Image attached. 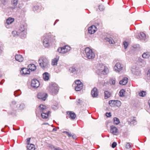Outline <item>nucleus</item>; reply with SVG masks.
Masks as SVG:
<instances>
[{
  "label": "nucleus",
  "instance_id": "f257e3e1",
  "mask_svg": "<svg viewBox=\"0 0 150 150\" xmlns=\"http://www.w3.org/2000/svg\"><path fill=\"white\" fill-rule=\"evenodd\" d=\"M40 66L44 70H46L49 68L50 64L48 59L44 56L40 58L38 61Z\"/></svg>",
  "mask_w": 150,
  "mask_h": 150
},
{
  "label": "nucleus",
  "instance_id": "f03ea898",
  "mask_svg": "<svg viewBox=\"0 0 150 150\" xmlns=\"http://www.w3.org/2000/svg\"><path fill=\"white\" fill-rule=\"evenodd\" d=\"M48 90L52 95H55L59 91L58 85L55 83H51L49 86Z\"/></svg>",
  "mask_w": 150,
  "mask_h": 150
},
{
  "label": "nucleus",
  "instance_id": "7ed1b4c3",
  "mask_svg": "<svg viewBox=\"0 0 150 150\" xmlns=\"http://www.w3.org/2000/svg\"><path fill=\"white\" fill-rule=\"evenodd\" d=\"M83 54L84 57L88 59H93L95 57L94 53L89 47H86L85 48Z\"/></svg>",
  "mask_w": 150,
  "mask_h": 150
},
{
  "label": "nucleus",
  "instance_id": "20e7f679",
  "mask_svg": "<svg viewBox=\"0 0 150 150\" xmlns=\"http://www.w3.org/2000/svg\"><path fill=\"white\" fill-rule=\"evenodd\" d=\"M39 109L41 113V116L43 119H46L47 118L50 111L47 110L46 106L43 105H40L39 106Z\"/></svg>",
  "mask_w": 150,
  "mask_h": 150
},
{
  "label": "nucleus",
  "instance_id": "39448f33",
  "mask_svg": "<svg viewBox=\"0 0 150 150\" xmlns=\"http://www.w3.org/2000/svg\"><path fill=\"white\" fill-rule=\"evenodd\" d=\"M43 44L45 47L48 48L51 45V40L49 37L43 36Z\"/></svg>",
  "mask_w": 150,
  "mask_h": 150
},
{
  "label": "nucleus",
  "instance_id": "423d86ee",
  "mask_svg": "<svg viewBox=\"0 0 150 150\" xmlns=\"http://www.w3.org/2000/svg\"><path fill=\"white\" fill-rule=\"evenodd\" d=\"M20 34V36L22 38H24L26 37V33L25 30L24 26L23 25H21L18 30Z\"/></svg>",
  "mask_w": 150,
  "mask_h": 150
},
{
  "label": "nucleus",
  "instance_id": "0eeeda50",
  "mask_svg": "<svg viewBox=\"0 0 150 150\" xmlns=\"http://www.w3.org/2000/svg\"><path fill=\"white\" fill-rule=\"evenodd\" d=\"M71 50V47L67 45L60 47L58 49V51L62 53H65L69 52Z\"/></svg>",
  "mask_w": 150,
  "mask_h": 150
},
{
  "label": "nucleus",
  "instance_id": "6e6552de",
  "mask_svg": "<svg viewBox=\"0 0 150 150\" xmlns=\"http://www.w3.org/2000/svg\"><path fill=\"white\" fill-rule=\"evenodd\" d=\"M123 67V65L119 62L117 63L114 67V69L117 72H121Z\"/></svg>",
  "mask_w": 150,
  "mask_h": 150
},
{
  "label": "nucleus",
  "instance_id": "1a4fd4ad",
  "mask_svg": "<svg viewBox=\"0 0 150 150\" xmlns=\"http://www.w3.org/2000/svg\"><path fill=\"white\" fill-rule=\"evenodd\" d=\"M131 71L132 73L136 76H140L141 75L140 70L137 67H136L135 68H132Z\"/></svg>",
  "mask_w": 150,
  "mask_h": 150
},
{
  "label": "nucleus",
  "instance_id": "9d476101",
  "mask_svg": "<svg viewBox=\"0 0 150 150\" xmlns=\"http://www.w3.org/2000/svg\"><path fill=\"white\" fill-rule=\"evenodd\" d=\"M31 85L34 88H37L40 86L39 82L36 79H33L31 81Z\"/></svg>",
  "mask_w": 150,
  "mask_h": 150
},
{
  "label": "nucleus",
  "instance_id": "9b49d317",
  "mask_svg": "<svg viewBox=\"0 0 150 150\" xmlns=\"http://www.w3.org/2000/svg\"><path fill=\"white\" fill-rule=\"evenodd\" d=\"M47 96V94L43 92H40L38 93L37 95L38 98L41 99L43 101H45Z\"/></svg>",
  "mask_w": 150,
  "mask_h": 150
},
{
  "label": "nucleus",
  "instance_id": "f8f14e48",
  "mask_svg": "<svg viewBox=\"0 0 150 150\" xmlns=\"http://www.w3.org/2000/svg\"><path fill=\"white\" fill-rule=\"evenodd\" d=\"M110 130L111 133L114 135H117L119 132L118 129L114 125H112L110 126Z\"/></svg>",
  "mask_w": 150,
  "mask_h": 150
},
{
  "label": "nucleus",
  "instance_id": "ddd939ff",
  "mask_svg": "<svg viewBox=\"0 0 150 150\" xmlns=\"http://www.w3.org/2000/svg\"><path fill=\"white\" fill-rule=\"evenodd\" d=\"M97 28L94 25H92L88 28V32L90 34H94L96 31Z\"/></svg>",
  "mask_w": 150,
  "mask_h": 150
},
{
  "label": "nucleus",
  "instance_id": "4468645a",
  "mask_svg": "<svg viewBox=\"0 0 150 150\" xmlns=\"http://www.w3.org/2000/svg\"><path fill=\"white\" fill-rule=\"evenodd\" d=\"M101 74L103 75L107 74L109 72V70L107 67L103 66L102 69H99Z\"/></svg>",
  "mask_w": 150,
  "mask_h": 150
},
{
  "label": "nucleus",
  "instance_id": "2eb2a0df",
  "mask_svg": "<svg viewBox=\"0 0 150 150\" xmlns=\"http://www.w3.org/2000/svg\"><path fill=\"white\" fill-rule=\"evenodd\" d=\"M91 94L93 97H96L98 95L97 89L95 87L91 91Z\"/></svg>",
  "mask_w": 150,
  "mask_h": 150
},
{
  "label": "nucleus",
  "instance_id": "dca6fc26",
  "mask_svg": "<svg viewBox=\"0 0 150 150\" xmlns=\"http://www.w3.org/2000/svg\"><path fill=\"white\" fill-rule=\"evenodd\" d=\"M21 74L24 75L30 74V71L28 69L26 68H23L20 71Z\"/></svg>",
  "mask_w": 150,
  "mask_h": 150
},
{
  "label": "nucleus",
  "instance_id": "f3484780",
  "mask_svg": "<svg viewBox=\"0 0 150 150\" xmlns=\"http://www.w3.org/2000/svg\"><path fill=\"white\" fill-rule=\"evenodd\" d=\"M67 114L69 116V118L71 120H74L76 117L75 114L71 111H67Z\"/></svg>",
  "mask_w": 150,
  "mask_h": 150
},
{
  "label": "nucleus",
  "instance_id": "a211bd4d",
  "mask_svg": "<svg viewBox=\"0 0 150 150\" xmlns=\"http://www.w3.org/2000/svg\"><path fill=\"white\" fill-rule=\"evenodd\" d=\"M16 60L19 62H22L23 60V58L22 56L20 54H16L15 56Z\"/></svg>",
  "mask_w": 150,
  "mask_h": 150
},
{
  "label": "nucleus",
  "instance_id": "6ab92c4d",
  "mask_svg": "<svg viewBox=\"0 0 150 150\" xmlns=\"http://www.w3.org/2000/svg\"><path fill=\"white\" fill-rule=\"evenodd\" d=\"M78 69L74 66H72L70 67L69 71L70 73H75L78 71Z\"/></svg>",
  "mask_w": 150,
  "mask_h": 150
},
{
  "label": "nucleus",
  "instance_id": "aec40b11",
  "mask_svg": "<svg viewBox=\"0 0 150 150\" xmlns=\"http://www.w3.org/2000/svg\"><path fill=\"white\" fill-rule=\"evenodd\" d=\"M10 106L14 110L17 107L16 102L14 100L11 101L10 103Z\"/></svg>",
  "mask_w": 150,
  "mask_h": 150
},
{
  "label": "nucleus",
  "instance_id": "412c9836",
  "mask_svg": "<svg viewBox=\"0 0 150 150\" xmlns=\"http://www.w3.org/2000/svg\"><path fill=\"white\" fill-rule=\"evenodd\" d=\"M49 74L47 72H45L43 74V78L45 81H48L49 79Z\"/></svg>",
  "mask_w": 150,
  "mask_h": 150
},
{
  "label": "nucleus",
  "instance_id": "4be33fe9",
  "mask_svg": "<svg viewBox=\"0 0 150 150\" xmlns=\"http://www.w3.org/2000/svg\"><path fill=\"white\" fill-rule=\"evenodd\" d=\"M83 86V84H79V85H76L75 86V89L76 91H80L82 89Z\"/></svg>",
  "mask_w": 150,
  "mask_h": 150
},
{
  "label": "nucleus",
  "instance_id": "5701e85b",
  "mask_svg": "<svg viewBox=\"0 0 150 150\" xmlns=\"http://www.w3.org/2000/svg\"><path fill=\"white\" fill-rule=\"evenodd\" d=\"M127 78L125 77L120 81V83L122 85H125L127 83Z\"/></svg>",
  "mask_w": 150,
  "mask_h": 150
},
{
  "label": "nucleus",
  "instance_id": "b1692460",
  "mask_svg": "<svg viewBox=\"0 0 150 150\" xmlns=\"http://www.w3.org/2000/svg\"><path fill=\"white\" fill-rule=\"evenodd\" d=\"M138 62L140 65L142 67L144 66L146 64L145 61L140 58H139Z\"/></svg>",
  "mask_w": 150,
  "mask_h": 150
},
{
  "label": "nucleus",
  "instance_id": "393cba45",
  "mask_svg": "<svg viewBox=\"0 0 150 150\" xmlns=\"http://www.w3.org/2000/svg\"><path fill=\"white\" fill-rule=\"evenodd\" d=\"M28 67L29 69L32 71H35L36 69V67L33 64H30L28 65Z\"/></svg>",
  "mask_w": 150,
  "mask_h": 150
},
{
  "label": "nucleus",
  "instance_id": "a878e982",
  "mask_svg": "<svg viewBox=\"0 0 150 150\" xmlns=\"http://www.w3.org/2000/svg\"><path fill=\"white\" fill-rule=\"evenodd\" d=\"M27 148L29 150H35V149L34 145L32 144L27 145Z\"/></svg>",
  "mask_w": 150,
  "mask_h": 150
},
{
  "label": "nucleus",
  "instance_id": "bb28decb",
  "mask_svg": "<svg viewBox=\"0 0 150 150\" xmlns=\"http://www.w3.org/2000/svg\"><path fill=\"white\" fill-rule=\"evenodd\" d=\"M105 40L110 44H113L115 43L114 41L111 37L106 38H105Z\"/></svg>",
  "mask_w": 150,
  "mask_h": 150
},
{
  "label": "nucleus",
  "instance_id": "cd10ccee",
  "mask_svg": "<svg viewBox=\"0 0 150 150\" xmlns=\"http://www.w3.org/2000/svg\"><path fill=\"white\" fill-rule=\"evenodd\" d=\"M59 59V57H57L56 58H54L52 61V64L53 65H55L57 64V62Z\"/></svg>",
  "mask_w": 150,
  "mask_h": 150
},
{
  "label": "nucleus",
  "instance_id": "c85d7f7f",
  "mask_svg": "<svg viewBox=\"0 0 150 150\" xmlns=\"http://www.w3.org/2000/svg\"><path fill=\"white\" fill-rule=\"evenodd\" d=\"M104 95L105 99H107L111 96L110 93L108 91H105L104 92Z\"/></svg>",
  "mask_w": 150,
  "mask_h": 150
},
{
  "label": "nucleus",
  "instance_id": "c756f323",
  "mask_svg": "<svg viewBox=\"0 0 150 150\" xmlns=\"http://www.w3.org/2000/svg\"><path fill=\"white\" fill-rule=\"evenodd\" d=\"M14 21V19L9 18L6 20V23L8 25L11 24Z\"/></svg>",
  "mask_w": 150,
  "mask_h": 150
},
{
  "label": "nucleus",
  "instance_id": "7c9ffc66",
  "mask_svg": "<svg viewBox=\"0 0 150 150\" xmlns=\"http://www.w3.org/2000/svg\"><path fill=\"white\" fill-rule=\"evenodd\" d=\"M149 53L148 52L144 53L142 55L143 58L145 59L148 58L149 57Z\"/></svg>",
  "mask_w": 150,
  "mask_h": 150
},
{
  "label": "nucleus",
  "instance_id": "2f4dec72",
  "mask_svg": "<svg viewBox=\"0 0 150 150\" xmlns=\"http://www.w3.org/2000/svg\"><path fill=\"white\" fill-rule=\"evenodd\" d=\"M40 7L38 6H34L33 8V11H39L40 10Z\"/></svg>",
  "mask_w": 150,
  "mask_h": 150
},
{
  "label": "nucleus",
  "instance_id": "473e14b6",
  "mask_svg": "<svg viewBox=\"0 0 150 150\" xmlns=\"http://www.w3.org/2000/svg\"><path fill=\"white\" fill-rule=\"evenodd\" d=\"M115 106H116L117 107H120L121 104V102L118 100H115Z\"/></svg>",
  "mask_w": 150,
  "mask_h": 150
},
{
  "label": "nucleus",
  "instance_id": "72a5a7b5",
  "mask_svg": "<svg viewBox=\"0 0 150 150\" xmlns=\"http://www.w3.org/2000/svg\"><path fill=\"white\" fill-rule=\"evenodd\" d=\"M115 100H111L109 101V104L111 107L115 106Z\"/></svg>",
  "mask_w": 150,
  "mask_h": 150
},
{
  "label": "nucleus",
  "instance_id": "f704fd0d",
  "mask_svg": "<svg viewBox=\"0 0 150 150\" xmlns=\"http://www.w3.org/2000/svg\"><path fill=\"white\" fill-rule=\"evenodd\" d=\"M114 123L116 125L120 123V121L118 118L117 117H114L113 119Z\"/></svg>",
  "mask_w": 150,
  "mask_h": 150
},
{
  "label": "nucleus",
  "instance_id": "c9c22d12",
  "mask_svg": "<svg viewBox=\"0 0 150 150\" xmlns=\"http://www.w3.org/2000/svg\"><path fill=\"white\" fill-rule=\"evenodd\" d=\"M146 92L145 91H143L139 93V95L140 96L144 97L146 95Z\"/></svg>",
  "mask_w": 150,
  "mask_h": 150
},
{
  "label": "nucleus",
  "instance_id": "e433bc0d",
  "mask_svg": "<svg viewBox=\"0 0 150 150\" xmlns=\"http://www.w3.org/2000/svg\"><path fill=\"white\" fill-rule=\"evenodd\" d=\"M21 92L20 90H18L14 92V95L15 96H17L21 95Z\"/></svg>",
  "mask_w": 150,
  "mask_h": 150
},
{
  "label": "nucleus",
  "instance_id": "4c0bfd02",
  "mask_svg": "<svg viewBox=\"0 0 150 150\" xmlns=\"http://www.w3.org/2000/svg\"><path fill=\"white\" fill-rule=\"evenodd\" d=\"M12 34L13 36H16L17 35L20 36V34L19 33H18V31H16V30L13 31L12 32Z\"/></svg>",
  "mask_w": 150,
  "mask_h": 150
},
{
  "label": "nucleus",
  "instance_id": "58836bf2",
  "mask_svg": "<svg viewBox=\"0 0 150 150\" xmlns=\"http://www.w3.org/2000/svg\"><path fill=\"white\" fill-rule=\"evenodd\" d=\"M125 91L123 89H122L120 90V97H123L124 96V93Z\"/></svg>",
  "mask_w": 150,
  "mask_h": 150
},
{
  "label": "nucleus",
  "instance_id": "ea45409f",
  "mask_svg": "<svg viewBox=\"0 0 150 150\" xmlns=\"http://www.w3.org/2000/svg\"><path fill=\"white\" fill-rule=\"evenodd\" d=\"M125 147L127 149H129L131 147V144L129 142H127L125 145Z\"/></svg>",
  "mask_w": 150,
  "mask_h": 150
},
{
  "label": "nucleus",
  "instance_id": "a19ab883",
  "mask_svg": "<svg viewBox=\"0 0 150 150\" xmlns=\"http://www.w3.org/2000/svg\"><path fill=\"white\" fill-rule=\"evenodd\" d=\"M140 35L142 38V39H144L145 38L146 35L144 33L141 32L140 33Z\"/></svg>",
  "mask_w": 150,
  "mask_h": 150
},
{
  "label": "nucleus",
  "instance_id": "79ce46f5",
  "mask_svg": "<svg viewBox=\"0 0 150 150\" xmlns=\"http://www.w3.org/2000/svg\"><path fill=\"white\" fill-rule=\"evenodd\" d=\"M75 83L76 85H78L81 84H83L80 81V80H77L75 81Z\"/></svg>",
  "mask_w": 150,
  "mask_h": 150
},
{
  "label": "nucleus",
  "instance_id": "37998d69",
  "mask_svg": "<svg viewBox=\"0 0 150 150\" xmlns=\"http://www.w3.org/2000/svg\"><path fill=\"white\" fill-rule=\"evenodd\" d=\"M147 79L149 80H150V69H149L147 72Z\"/></svg>",
  "mask_w": 150,
  "mask_h": 150
},
{
  "label": "nucleus",
  "instance_id": "c03bdc74",
  "mask_svg": "<svg viewBox=\"0 0 150 150\" xmlns=\"http://www.w3.org/2000/svg\"><path fill=\"white\" fill-rule=\"evenodd\" d=\"M99 9L100 11H102L104 10V7L103 5H100L99 6Z\"/></svg>",
  "mask_w": 150,
  "mask_h": 150
},
{
  "label": "nucleus",
  "instance_id": "a18cd8bd",
  "mask_svg": "<svg viewBox=\"0 0 150 150\" xmlns=\"http://www.w3.org/2000/svg\"><path fill=\"white\" fill-rule=\"evenodd\" d=\"M123 45H124L125 48L126 49L127 48L128 43L127 42L124 41L123 43Z\"/></svg>",
  "mask_w": 150,
  "mask_h": 150
},
{
  "label": "nucleus",
  "instance_id": "49530a36",
  "mask_svg": "<svg viewBox=\"0 0 150 150\" xmlns=\"http://www.w3.org/2000/svg\"><path fill=\"white\" fill-rule=\"evenodd\" d=\"M110 84L114 85L115 83V79H112L110 80Z\"/></svg>",
  "mask_w": 150,
  "mask_h": 150
},
{
  "label": "nucleus",
  "instance_id": "de8ad7c7",
  "mask_svg": "<svg viewBox=\"0 0 150 150\" xmlns=\"http://www.w3.org/2000/svg\"><path fill=\"white\" fill-rule=\"evenodd\" d=\"M18 3V0H13L12 2L14 6H16Z\"/></svg>",
  "mask_w": 150,
  "mask_h": 150
},
{
  "label": "nucleus",
  "instance_id": "09e8293b",
  "mask_svg": "<svg viewBox=\"0 0 150 150\" xmlns=\"http://www.w3.org/2000/svg\"><path fill=\"white\" fill-rule=\"evenodd\" d=\"M117 144L116 142H113L112 145V147L113 148H115L117 146Z\"/></svg>",
  "mask_w": 150,
  "mask_h": 150
},
{
  "label": "nucleus",
  "instance_id": "8fccbe9b",
  "mask_svg": "<svg viewBox=\"0 0 150 150\" xmlns=\"http://www.w3.org/2000/svg\"><path fill=\"white\" fill-rule=\"evenodd\" d=\"M24 105L23 104H20V106H19V108H20V109L21 110L23 109L24 108Z\"/></svg>",
  "mask_w": 150,
  "mask_h": 150
},
{
  "label": "nucleus",
  "instance_id": "3c124183",
  "mask_svg": "<svg viewBox=\"0 0 150 150\" xmlns=\"http://www.w3.org/2000/svg\"><path fill=\"white\" fill-rule=\"evenodd\" d=\"M136 121L135 120H134L132 121L131 123V124H133L134 125L136 124Z\"/></svg>",
  "mask_w": 150,
  "mask_h": 150
},
{
  "label": "nucleus",
  "instance_id": "603ef678",
  "mask_svg": "<svg viewBox=\"0 0 150 150\" xmlns=\"http://www.w3.org/2000/svg\"><path fill=\"white\" fill-rule=\"evenodd\" d=\"M64 133H65L66 134H67L69 137H71L72 135L70 133L67 131H65Z\"/></svg>",
  "mask_w": 150,
  "mask_h": 150
},
{
  "label": "nucleus",
  "instance_id": "864d4df0",
  "mask_svg": "<svg viewBox=\"0 0 150 150\" xmlns=\"http://www.w3.org/2000/svg\"><path fill=\"white\" fill-rule=\"evenodd\" d=\"M30 138H28L26 139V140H27L26 142L27 144V145H28V144H29V143H30Z\"/></svg>",
  "mask_w": 150,
  "mask_h": 150
},
{
  "label": "nucleus",
  "instance_id": "5fc2aeb1",
  "mask_svg": "<svg viewBox=\"0 0 150 150\" xmlns=\"http://www.w3.org/2000/svg\"><path fill=\"white\" fill-rule=\"evenodd\" d=\"M105 115H106V116L107 117H110L111 116V113L110 112H109V113L106 112Z\"/></svg>",
  "mask_w": 150,
  "mask_h": 150
},
{
  "label": "nucleus",
  "instance_id": "6e6d98bb",
  "mask_svg": "<svg viewBox=\"0 0 150 150\" xmlns=\"http://www.w3.org/2000/svg\"><path fill=\"white\" fill-rule=\"evenodd\" d=\"M64 66L63 64H60L59 66V68L60 69H63L64 68Z\"/></svg>",
  "mask_w": 150,
  "mask_h": 150
},
{
  "label": "nucleus",
  "instance_id": "4d7b16f0",
  "mask_svg": "<svg viewBox=\"0 0 150 150\" xmlns=\"http://www.w3.org/2000/svg\"><path fill=\"white\" fill-rule=\"evenodd\" d=\"M52 108L54 110H56L57 109L58 107L56 106L53 105L52 107Z\"/></svg>",
  "mask_w": 150,
  "mask_h": 150
},
{
  "label": "nucleus",
  "instance_id": "13d9d810",
  "mask_svg": "<svg viewBox=\"0 0 150 150\" xmlns=\"http://www.w3.org/2000/svg\"><path fill=\"white\" fill-rule=\"evenodd\" d=\"M49 147L51 148V149L54 148V149L55 148L54 146L52 145H49Z\"/></svg>",
  "mask_w": 150,
  "mask_h": 150
},
{
  "label": "nucleus",
  "instance_id": "bf43d9fd",
  "mask_svg": "<svg viewBox=\"0 0 150 150\" xmlns=\"http://www.w3.org/2000/svg\"><path fill=\"white\" fill-rule=\"evenodd\" d=\"M76 102L79 104L81 102V100L80 99L77 100Z\"/></svg>",
  "mask_w": 150,
  "mask_h": 150
},
{
  "label": "nucleus",
  "instance_id": "052dcab7",
  "mask_svg": "<svg viewBox=\"0 0 150 150\" xmlns=\"http://www.w3.org/2000/svg\"><path fill=\"white\" fill-rule=\"evenodd\" d=\"M13 112H8V113L9 114H10L11 115H13V113H14V112H15V111L14 110H13Z\"/></svg>",
  "mask_w": 150,
  "mask_h": 150
},
{
  "label": "nucleus",
  "instance_id": "680f3d73",
  "mask_svg": "<svg viewBox=\"0 0 150 150\" xmlns=\"http://www.w3.org/2000/svg\"><path fill=\"white\" fill-rule=\"evenodd\" d=\"M72 137V138L74 139H75L76 138V137L75 135H72V136H71Z\"/></svg>",
  "mask_w": 150,
  "mask_h": 150
},
{
  "label": "nucleus",
  "instance_id": "e2e57ef3",
  "mask_svg": "<svg viewBox=\"0 0 150 150\" xmlns=\"http://www.w3.org/2000/svg\"><path fill=\"white\" fill-rule=\"evenodd\" d=\"M4 83V80H3L1 82V85H2L3 83Z\"/></svg>",
  "mask_w": 150,
  "mask_h": 150
},
{
  "label": "nucleus",
  "instance_id": "0e129e2a",
  "mask_svg": "<svg viewBox=\"0 0 150 150\" xmlns=\"http://www.w3.org/2000/svg\"><path fill=\"white\" fill-rule=\"evenodd\" d=\"M59 21V20H58V19H57V20H56V21H55V23H54V25H55V24L57 23V21Z\"/></svg>",
  "mask_w": 150,
  "mask_h": 150
},
{
  "label": "nucleus",
  "instance_id": "69168bd1",
  "mask_svg": "<svg viewBox=\"0 0 150 150\" xmlns=\"http://www.w3.org/2000/svg\"><path fill=\"white\" fill-rule=\"evenodd\" d=\"M59 21V20H58V19H57V20H56V21H55V23H54V25H55V24L57 23V21Z\"/></svg>",
  "mask_w": 150,
  "mask_h": 150
},
{
  "label": "nucleus",
  "instance_id": "338daca9",
  "mask_svg": "<svg viewBox=\"0 0 150 150\" xmlns=\"http://www.w3.org/2000/svg\"><path fill=\"white\" fill-rule=\"evenodd\" d=\"M53 131H56V129L55 128H53Z\"/></svg>",
  "mask_w": 150,
  "mask_h": 150
},
{
  "label": "nucleus",
  "instance_id": "774afa93",
  "mask_svg": "<svg viewBox=\"0 0 150 150\" xmlns=\"http://www.w3.org/2000/svg\"><path fill=\"white\" fill-rule=\"evenodd\" d=\"M137 38H139V39H142V38H141V37L139 36V38H138V37H137Z\"/></svg>",
  "mask_w": 150,
  "mask_h": 150
}]
</instances>
